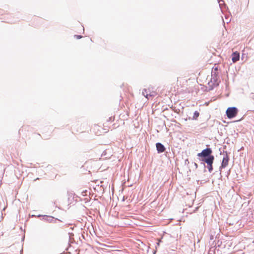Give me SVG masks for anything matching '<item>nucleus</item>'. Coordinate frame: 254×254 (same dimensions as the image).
I'll return each instance as SVG.
<instances>
[{
    "mask_svg": "<svg viewBox=\"0 0 254 254\" xmlns=\"http://www.w3.org/2000/svg\"><path fill=\"white\" fill-rule=\"evenodd\" d=\"M238 110L236 107H229L226 111V115L229 119H232L235 117L237 113Z\"/></svg>",
    "mask_w": 254,
    "mask_h": 254,
    "instance_id": "nucleus-1",
    "label": "nucleus"
},
{
    "mask_svg": "<svg viewBox=\"0 0 254 254\" xmlns=\"http://www.w3.org/2000/svg\"><path fill=\"white\" fill-rule=\"evenodd\" d=\"M214 159L213 156H209L208 157L203 159L202 161L206 162L207 164V168L210 173H211L213 170L212 164Z\"/></svg>",
    "mask_w": 254,
    "mask_h": 254,
    "instance_id": "nucleus-2",
    "label": "nucleus"
},
{
    "mask_svg": "<svg viewBox=\"0 0 254 254\" xmlns=\"http://www.w3.org/2000/svg\"><path fill=\"white\" fill-rule=\"evenodd\" d=\"M212 153V150L210 148H206L202 151L201 153L197 154L198 157H207L211 156L210 154Z\"/></svg>",
    "mask_w": 254,
    "mask_h": 254,
    "instance_id": "nucleus-3",
    "label": "nucleus"
},
{
    "mask_svg": "<svg viewBox=\"0 0 254 254\" xmlns=\"http://www.w3.org/2000/svg\"><path fill=\"white\" fill-rule=\"evenodd\" d=\"M228 161H229V158H228V156L227 154H226V155L224 156V157H223V160H222V162L221 165V166L220 167V170H221L222 168H225V167L228 165Z\"/></svg>",
    "mask_w": 254,
    "mask_h": 254,
    "instance_id": "nucleus-4",
    "label": "nucleus"
},
{
    "mask_svg": "<svg viewBox=\"0 0 254 254\" xmlns=\"http://www.w3.org/2000/svg\"><path fill=\"white\" fill-rule=\"evenodd\" d=\"M142 95L147 99H149V97L153 96V93H151L149 89H144L142 91Z\"/></svg>",
    "mask_w": 254,
    "mask_h": 254,
    "instance_id": "nucleus-5",
    "label": "nucleus"
},
{
    "mask_svg": "<svg viewBox=\"0 0 254 254\" xmlns=\"http://www.w3.org/2000/svg\"><path fill=\"white\" fill-rule=\"evenodd\" d=\"M156 146L158 153H162L165 151V147L161 143H157Z\"/></svg>",
    "mask_w": 254,
    "mask_h": 254,
    "instance_id": "nucleus-6",
    "label": "nucleus"
},
{
    "mask_svg": "<svg viewBox=\"0 0 254 254\" xmlns=\"http://www.w3.org/2000/svg\"><path fill=\"white\" fill-rule=\"evenodd\" d=\"M240 54L239 53L236 52L233 53L232 55V60L233 63H236L239 60Z\"/></svg>",
    "mask_w": 254,
    "mask_h": 254,
    "instance_id": "nucleus-7",
    "label": "nucleus"
},
{
    "mask_svg": "<svg viewBox=\"0 0 254 254\" xmlns=\"http://www.w3.org/2000/svg\"><path fill=\"white\" fill-rule=\"evenodd\" d=\"M43 220L51 222L53 220V218L52 217L48 216H44L43 217Z\"/></svg>",
    "mask_w": 254,
    "mask_h": 254,
    "instance_id": "nucleus-8",
    "label": "nucleus"
},
{
    "mask_svg": "<svg viewBox=\"0 0 254 254\" xmlns=\"http://www.w3.org/2000/svg\"><path fill=\"white\" fill-rule=\"evenodd\" d=\"M194 115L196 116V117H198L199 116V113L197 112H195L194 113Z\"/></svg>",
    "mask_w": 254,
    "mask_h": 254,
    "instance_id": "nucleus-9",
    "label": "nucleus"
},
{
    "mask_svg": "<svg viewBox=\"0 0 254 254\" xmlns=\"http://www.w3.org/2000/svg\"><path fill=\"white\" fill-rule=\"evenodd\" d=\"M161 242V240H159L158 242L157 243V246H159L160 243Z\"/></svg>",
    "mask_w": 254,
    "mask_h": 254,
    "instance_id": "nucleus-10",
    "label": "nucleus"
},
{
    "mask_svg": "<svg viewBox=\"0 0 254 254\" xmlns=\"http://www.w3.org/2000/svg\"><path fill=\"white\" fill-rule=\"evenodd\" d=\"M76 37H77V39H80L82 37H81V36H78H78H76Z\"/></svg>",
    "mask_w": 254,
    "mask_h": 254,
    "instance_id": "nucleus-11",
    "label": "nucleus"
}]
</instances>
